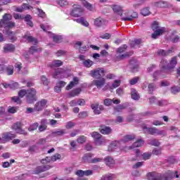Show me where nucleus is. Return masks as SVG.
I'll list each match as a JSON object with an SVG mask.
<instances>
[{
    "label": "nucleus",
    "mask_w": 180,
    "mask_h": 180,
    "mask_svg": "<svg viewBox=\"0 0 180 180\" xmlns=\"http://www.w3.org/2000/svg\"><path fill=\"white\" fill-rule=\"evenodd\" d=\"M82 91V90L81 89V88L73 89L72 91L68 94V98H74L75 96H78V95L81 94Z\"/></svg>",
    "instance_id": "obj_20"
},
{
    "label": "nucleus",
    "mask_w": 180,
    "mask_h": 180,
    "mask_svg": "<svg viewBox=\"0 0 180 180\" xmlns=\"http://www.w3.org/2000/svg\"><path fill=\"white\" fill-rule=\"evenodd\" d=\"M60 159H61V155L58 153H56L51 158V161H52L53 162H55V161H57V160H60Z\"/></svg>",
    "instance_id": "obj_43"
},
{
    "label": "nucleus",
    "mask_w": 180,
    "mask_h": 180,
    "mask_svg": "<svg viewBox=\"0 0 180 180\" xmlns=\"http://www.w3.org/2000/svg\"><path fill=\"white\" fill-rule=\"evenodd\" d=\"M14 68L13 65H8L5 68V72L7 75H13Z\"/></svg>",
    "instance_id": "obj_35"
},
{
    "label": "nucleus",
    "mask_w": 180,
    "mask_h": 180,
    "mask_svg": "<svg viewBox=\"0 0 180 180\" xmlns=\"http://www.w3.org/2000/svg\"><path fill=\"white\" fill-rule=\"evenodd\" d=\"M141 44V39H135L130 42V46L132 49H135L136 47H139Z\"/></svg>",
    "instance_id": "obj_31"
},
{
    "label": "nucleus",
    "mask_w": 180,
    "mask_h": 180,
    "mask_svg": "<svg viewBox=\"0 0 180 180\" xmlns=\"http://www.w3.org/2000/svg\"><path fill=\"white\" fill-rule=\"evenodd\" d=\"M82 13H84V9L81 7V6H73V9L71 11L72 16H75V18H79V16H82Z\"/></svg>",
    "instance_id": "obj_8"
},
{
    "label": "nucleus",
    "mask_w": 180,
    "mask_h": 180,
    "mask_svg": "<svg viewBox=\"0 0 180 180\" xmlns=\"http://www.w3.org/2000/svg\"><path fill=\"white\" fill-rule=\"evenodd\" d=\"M136 136L134 135H127L124 137L122 141L123 143H128V141H131V140H134Z\"/></svg>",
    "instance_id": "obj_38"
},
{
    "label": "nucleus",
    "mask_w": 180,
    "mask_h": 180,
    "mask_svg": "<svg viewBox=\"0 0 180 180\" xmlns=\"http://www.w3.org/2000/svg\"><path fill=\"white\" fill-rule=\"evenodd\" d=\"M4 53H12L15 51V45L12 44H7L4 46Z\"/></svg>",
    "instance_id": "obj_23"
},
{
    "label": "nucleus",
    "mask_w": 180,
    "mask_h": 180,
    "mask_svg": "<svg viewBox=\"0 0 180 180\" xmlns=\"http://www.w3.org/2000/svg\"><path fill=\"white\" fill-rule=\"evenodd\" d=\"M51 168V166L49 165H44L42 166H38L33 172V174H41V172H44L46 171H49Z\"/></svg>",
    "instance_id": "obj_12"
},
{
    "label": "nucleus",
    "mask_w": 180,
    "mask_h": 180,
    "mask_svg": "<svg viewBox=\"0 0 180 180\" xmlns=\"http://www.w3.org/2000/svg\"><path fill=\"white\" fill-rule=\"evenodd\" d=\"M51 37L53 38V40L55 43H61L63 41V37L60 35H56L54 34H51V32H49Z\"/></svg>",
    "instance_id": "obj_26"
},
{
    "label": "nucleus",
    "mask_w": 180,
    "mask_h": 180,
    "mask_svg": "<svg viewBox=\"0 0 180 180\" xmlns=\"http://www.w3.org/2000/svg\"><path fill=\"white\" fill-rule=\"evenodd\" d=\"M79 82V79L77 77H73V81L70 82V83L66 86V91H70V89H72L75 85H78Z\"/></svg>",
    "instance_id": "obj_17"
},
{
    "label": "nucleus",
    "mask_w": 180,
    "mask_h": 180,
    "mask_svg": "<svg viewBox=\"0 0 180 180\" xmlns=\"http://www.w3.org/2000/svg\"><path fill=\"white\" fill-rule=\"evenodd\" d=\"M180 91V87L178 86H174L171 88V92L172 94H178V92Z\"/></svg>",
    "instance_id": "obj_53"
},
{
    "label": "nucleus",
    "mask_w": 180,
    "mask_h": 180,
    "mask_svg": "<svg viewBox=\"0 0 180 180\" xmlns=\"http://www.w3.org/2000/svg\"><path fill=\"white\" fill-rule=\"evenodd\" d=\"M51 161V157H46L41 160V164H49Z\"/></svg>",
    "instance_id": "obj_60"
},
{
    "label": "nucleus",
    "mask_w": 180,
    "mask_h": 180,
    "mask_svg": "<svg viewBox=\"0 0 180 180\" xmlns=\"http://www.w3.org/2000/svg\"><path fill=\"white\" fill-rule=\"evenodd\" d=\"M6 34L7 36H8L10 40H11V41H16V37L15 36V33L11 30H8L6 32Z\"/></svg>",
    "instance_id": "obj_33"
},
{
    "label": "nucleus",
    "mask_w": 180,
    "mask_h": 180,
    "mask_svg": "<svg viewBox=\"0 0 180 180\" xmlns=\"http://www.w3.org/2000/svg\"><path fill=\"white\" fill-rule=\"evenodd\" d=\"M131 98L134 99V101H139V99H140V96L139 95V93H137V91H136V89H131Z\"/></svg>",
    "instance_id": "obj_30"
},
{
    "label": "nucleus",
    "mask_w": 180,
    "mask_h": 180,
    "mask_svg": "<svg viewBox=\"0 0 180 180\" xmlns=\"http://www.w3.org/2000/svg\"><path fill=\"white\" fill-rule=\"evenodd\" d=\"M91 108L94 110L95 115H101V112L103 110V105H99L98 104H92Z\"/></svg>",
    "instance_id": "obj_15"
},
{
    "label": "nucleus",
    "mask_w": 180,
    "mask_h": 180,
    "mask_svg": "<svg viewBox=\"0 0 180 180\" xmlns=\"http://www.w3.org/2000/svg\"><path fill=\"white\" fill-rule=\"evenodd\" d=\"M149 144H150V146H154L155 147H158L161 143H160V141L157 139H152L149 141Z\"/></svg>",
    "instance_id": "obj_41"
},
{
    "label": "nucleus",
    "mask_w": 180,
    "mask_h": 180,
    "mask_svg": "<svg viewBox=\"0 0 180 180\" xmlns=\"http://www.w3.org/2000/svg\"><path fill=\"white\" fill-rule=\"evenodd\" d=\"M111 8L115 13H117V15H120V16H122L123 15V8L122 6L119 5H112L111 6Z\"/></svg>",
    "instance_id": "obj_18"
},
{
    "label": "nucleus",
    "mask_w": 180,
    "mask_h": 180,
    "mask_svg": "<svg viewBox=\"0 0 180 180\" xmlns=\"http://www.w3.org/2000/svg\"><path fill=\"white\" fill-rule=\"evenodd\" d=\"M77 141L79 144H84V143H85V141H86V136H79L77 138Z\"/></svg>",
    "instance_id": "obj_42"
},
{
    "label": "nucleus",
    "mask_w": 180,
    "mask_h": 180,
    "mask_svg": "<svg viewBox=\"0 0 180 180\" xmlns=\"http://www.w3.org/2000/svg\"><path fill=\"white\" fill-rule=\"evenodd\" d=\"M176 64H178V61L176 60V57H174L172 58L170 62L168 63L167 60L162 59L160 61V67L161 68V71H156L153 74L154 80L157 79V78H162V72H165L168 71V70H172V68H175Z\"/></svg>",
    "instance_id": "obj_1"
},
{
    "label": "nucleus",
    "mask_w": 180,
    "mask_h": 180,
    "mask_svg": "<svg viewBox=\"0 0 180 180\" xmlns=\"http://www.w3.org/2000/svg\"><path fill=\"white\" fill-rule=\"evenodd\" d=\"M58 4L60 6H67L68 1H67V0H58Z\"/></svg>",
    "instance_id": "obj_56"
},
{
    "label": "nucleus",
    "mask_w": 180,
    "mask_h": 180,
    "mask_svg": "<svg viewBox=\"0 0 180 180\" xmlns=\"http://www.w3.org/2000/svg\"><path fill=\"white\" fill-rule=\"evenodd\" d=\"M105 69L103 68H96L93 70H91L90 75L92 77V78H96V79H99L100 78H102L103 75H105Z\"/></svg>",
    "instance_id": "obj_6"
},
{
    "label": "nucleus",
    "mask_w": 180,
    "mask_h": 180,
    "mask_svg": "<svg viewBox=\"0 0 180 180\" xmlns=\"http://www.w3.org/2000/svg\"><path fill=\"white\" fill-rule=\"evenodd\" d=\"M83 65L86 68H91L92 65H94V61L91 60L90 59H87L82 63Z\"/></svg>",
    "instance_id": "obj_36"
},
{
    "label": "nucleus",
    "mask_w": 180,
    "mask_h": 180,
    "mask_svg": "<svg viewBox=\"0 0 180 180\" xmlns=\"http://www.w3.org/2000/svg\"><path fill=\"white\" fill-rule=\"evenodd\" d=\"M64 134H65V129H58L52 132V135L55 136H64Z\"/></svg>",
    "instance_id": "obj_34"
},
{
    "label": "nucleus",
    "mask_w": 180,
    "mask_h": 180,
    "mask_svg": "<svg viewBox=\"0 0 180 180\" xmlns=\"http://www.w3.org/2000/svg\"><path fill=\"white\" fill-rule=\"evenodd\" d=\"M143 129L145 133H149L152 136H167V132L164 130H159L155 127L148 128L147 127H143Z\"/></svg>",
    "instance_id": "obj_4"
},
{
    "label": "nucleus",
    "mask_w": 180,
    "mask_h": 180,
    "mask_svg": "<svg viewBox=\"0 0 180 180\" xmlns=\"http://www.w3.org/2000/svg\"><path fill=\"white\" fill-rule=\"evenodd\" d=\"M169 103L167 100H160L158 102V106H167Z\"/></svg>",
    "instance_id": "obj_51"
},
{
    "label": "nucleus",
    "mask_w": 180,
    "mask_h": 180,
    "mask_svg": "<svg viewBox=\"0 0 180 180\" xmlns=\"http://www.w3.org/2000/svg\"><path fill=\"white\" fill-rule=\"evenodd\" d=\"M103 24V20H102V18H97L94 21L95 26H97L98 27H100V26H102Z\"/></svg>",
    "instance_id": "obj_47"
},
{
    "label": "nucleus",
    "mask_w": 180,
    "mask_h": 180,
    "mask_svg": "<svg viewBox=\"0 0 180 180\" xmlns=\"http://www.w3.org/2000/svg\"><path fill=\"white\" fill-rule=\"evenodd\" d=\"M153 5L154 6H155V8H167L168 7V3L162 1L155 2Z\"/></svg>",
    "instance_id": "obj_27"
},
{
    "label": "nucleus",
    "mask_w": 180,
    "mask_h": 180,
    "mask_svg": "<svg viewBox=\"0 0 180 180\" xmlns=\"http://www.w3.org/2000/svg\"><path fill=\"white\" fill-rule=\"evenodd\" d=\"M141 15L143 16H148L150 15V9L148 8H144L141 11Z\"/></svg>",
    "instance_id": "obj_46"
},
{
    "label": "nucleus",
    "mask_w": 180,
    "mask_h": 180,
    "mask_svg": "<svg viewBox=\"0 0 180 180\" xmlns=\"http://www.w3.org/2000/svg\"><path fill=\"white\" fill-rule=\"evenodd\" d=\"M8 113H16L18 112V108L16 107H8Z\"/></svg>",
    "instance_id": "obj_61"
},
{
    "label": "nucleus",
    "mask_w": 180,
    "mask_h": 180,
    "mask_svg": "<svg viewBox=\"0 0 180 180\" xmlns=\"http://www.w3.org/2000/svg\"><path fill=\"white\" fill-rule=\"evenodd\" d=\"M47 105V100L42 99L39 102L37 103L34 109L35 110H37L38 112L40 110H43L44 108H46V105Z\"/></svg>",
    "instance_id": "obj_13"
},
{
    "label": "nucleus",
    "mask_w": 180,
    "mask_h": 180,
    "mask_svg": "<svg viewBox=\"0 0 180 180\" xmlns=\"http://www.w3.org/2000/svg\"><path fill=\"white\" fill-rule=\"evenodd\" d=\"M40 27L41 29H42V30H44V32H47V30H50L51 29V27H50V25L47 24L46 25L41 24Z\"/></svg>",
    "instance_id": "obj_50"
},
{
    "label": "nucleus",
    "mask_w": 180,
    "mask_h": 180,
    "mask_svg": "<svg viewBox=\"0 0 180 180\" xmlns=\"http://www.w3.org/2000/svg\"><path fill=\"white\" fill-rule=\"evenodd\" d=\"M139 77H134L133 79L129 80V84L131 85H136V84L139 82Z\"/></svg>",
    "instance_id": "obj_57"
},
{
    "label": "nucleus",
    "mask_w": 180,
    "mask_h": 180,
    "mask_svg": "<svg viewBox=\"0 0 180 180\" xmlns=\"http://www.w3.org/2000/svg\"><path fill=\"white\" fill-rule=\"evenodd\" d=\"M27 91H26V90H25V89H22V90H21V91H20L18 92V96H19L20 98H23V96H25V95L27 96Z\"/></svg>",
    "instance_id": "obj_64"
},
{
    "label": "nucleus",
    "mask_w": 180,
    "mask_h": 180,
    "mask_svg": "<svg viewBox=\"0 0 180 180\" xmlns=\"http://www.w3.org/2000/svg\"><path fill=\"white\" fill-rule=\"evenodd\" d=\"M94 143L96 146H102V144H103V139H102V136H101L100 138H97L94 141Z\"/></svg>",
    "instance_id": "obj_52"
},
{
    "label": "nucleus",
    "mask_w": 180,
    "mask_h": 180,
    "mask_svg": "<svg viewBox=\"0 0 180 180\" xmlns=\"http://www.w3.org/2000/svg\"><path fill=\"white\" fill-rule=\"evenodd\" d=\"M168 174L169 178H179V174H178V172H168Z\"/></svg>",
    "instance_id": "obj_45"
},
{
    "label": "nucleus",
    "mask_w": 180,
    "mask_h": 180,
    "mask_svg": "<svg viewBox=\"0 0 180 180\" xmlns=\"http://www.w3.org/2000/svg\"><path fill=\"white\" fill-rule=\"evenodd\" d=\"M120 146V143L117 141H112L108 146V151H115L117 149V147Z\"/></svg>",
    "instance_id": "obj_24"
},
{
    "label": "nucleus",
    "mask_w": 180,
    "mask_h": 180,
    "mask_svg": "<svg viewBox=\"0 0 180 180\" xmlns=\"http://www.w3.org/2000/svg\"><path fill=\"white\" fill-rule=\"evenodd\" d=\"M152 30L155 31L153 34H152V39H158L159 36L161 34H164L167 31L165 27H160V24L157 21H154L152 23Z\"/></svg>",
    "instance_id": "obj_3"
},
{
    "label": "nucleus",
    "mask_w": 180,
    "mask_h": 180,
    "mask_svg": "<svg viewBox=\"0 0 180 180\" xmlns=\"http://www.w3.org/2000/svg\"><path fill=\"white\" fill-rule=\"evenodd\" d=\"M74 126H75V124L74 123V122L69 121L65 124V129H72Z\"/></svg>",
    "instance_id": "obj_49"
},
{
    "label": "nucleus",
    "mask_w": 180,
    "mask_h": 180,
    "mask_svg": "<svg viewBox=\"0 0 180 180\" xmlns=\"http://www.w3.org/2000/svg\"><path fill=\"white\" fill-rule=\"evenodd\" d=\"M91 137H93V139H94V141L96 140V139H99L100 137H102V136L101 135V134H99V132H92L91 134Z\"/></svg>",
    "instance_id": "obj_54"
},
{
    "label": "nucleus",
    "mask_w": 180,
    "mask_h": 180,
    "mask_svg": "<svg viewBox=\"0 0 180 180\" xmlns=\"http://www.w3.org/2000/svg\"><path fill=\"white\" fill-rule=\"evenodd\" d=\"M143 144H144V141L143 139H138L135 143H134L132 146H130L129 148L125 147L124 150H131V149L136 148L137 147H141V146H143Z\"/></svg>",
    "instance_id": "obj_16"
},
{
    "label": "nucleus",
    "mask_w": 180,
    "mask_h": 180,
    "mask_svg": "<svg viewBox=\"0 0 180 180\" xmlns=\"http://www.w3.org/2000/svg\"><path fill=\"white\" fill-rule=\"evenodd\" d=\"M2 85L6 89L8 88H9V89H16L19 88V84L18 82H14L13 84L3 83Z\"/></svg>",
    "instance_id": "obj_21"
},
{
    "label": "nucleus",
    "mask_w": 180,
    "mask_h": 180,
    "mask_svg": "<svg viewBox=\"0 0 180 180\" xmlns=\"http://www.w3.org/2000/svg\"><path fill=\"white\" fill-rule=\"evenodd\" d=\"M61 65H63V61L60 60H54L48 64V66L50 67V68H56L57 67H61Z\"/></svg>",
    "instance_id": "obj_19"
},
{
    "label": "nucleus",
    "mask_w": 180,
    "mask_h": 180,
    "mask_svg": "<svg viewBox=\"0 0 180 180\" xmlns=\"http://www.w3.org/2000/svg\"><path fill=\"white\" fill-rule=\"evenodd\" d=\"M38 51H41V49H37L36 46H32L30 49V54H34V53H37Z\"/></svg>",
    "instance_id": "obj_48"
},
{
    "label": "nucleus",
    "mask_w": 180,
    "mask_h": 180,
    "mask_svg": "<svg viewBox=\"0 0 180 180\" xmlns=\"http://www.w3.org/2000/svg\"><path fill=\"white\" fill-rule=\"evenodd\" d=\"M61 74H64V70L63 69L58 68L56 70H55L54 73L53 74V77L60 78V75H61Z\"/></svg>",
    "instance_id": "obj_32"
},
{
    "label": "nucleus",
    "mask_w": 180,
    "mask_h": 180,
    "mask_svg": "<svg viewBox=\"0 0 180 180\" xmlns=\"http://www.w3.org/2000/svg\"><path fill=\"white\" fill-rule=\"evenodd\" d=\"M24 39H25V40H27V41H30V43H33V44H37V39L32 36L25 35L24 37Z\"/></svg>",
    "instance_id": "obj_37"
},
{
    "label": "nucleus",
    "mask_w": 180,
    "mask_h": 180,
    "mask_svg": "<svg viewBox=\"0 0 180 180\" xmlns=\"http://www.w3.org/2000/svg\"><path fill=\"white\" fill-rule=\"evenodd\" d=\"M158 56H168V53L167 51L164 50V49H159L158 51Z\"/></svg>",
    "instance_id": "obj_58"
},
{
    "label": "nucleus",
    "mask_w": 180,
    "mask_h": 180,
    "mask_svg": "<svg viewBox=\"0 0 180 180\" xmlns=\"http://www.w3.org/2000/svg\"><path fill=\"white\" fill-rule=\"evenodd\" d=\"M151 158V153H145L143 154V159L146 161V160H150Z\"/></svg>",
    "instance_id": "obj_62"
},
{
    "label": "nucleus",
    "mask_w": 180,
    "mask_h": 180,
    "mask_svg": "<svg viewBox=\"0 0 180 180\" xmlns=\"http://www.w3.org/2000/svg\"><path fill=\"white\" fill-rule=\"evenodd\" d=\"M155 89V85L154 84H149L148 85V92L149 94H153Z\"/></svg>",
    "instance_id": "obj_59"
},
{
    "label": "nucleus",
    "mask_w": 180,
    "mask_h": 180,
    "mask_svg": "<svg viewBox=\"0 0 180 180\" xmlns=\"http://www.w3.org/2000/svg\"><path fill=\"white\" fill-rule=\"evenodd\" d=\"M171 40H172V43H178L179 41V37L178 35L174 36V35H172Z\"/></svg>",
    "instance_id": "obj_63"
},
{
    "label": "nucleus",
    "mask_w": 180,
    "mask_h": 180,
    "mask_svg": "<svg viewBox=\"0 0 180 180\" xmlns=\"http://www.w3.org/2000/svg\"><path fill=\"white\" fill-rule=\"evenodd\" d=\"M104 161L108 167H112L115 165V160H113L110 156H107L104 159Z\"/></svg>",
    "instance_id": "obj_25"
},
{
    "label": "nucleus",
    "mask_w": 180,
    "mask_h": 180,
    "mask_svg": "<svg viewBox=\"0 0 180 180\" xmlns=\"http://www.w3.org/2000/svg\"><path fill=\"white\" fill-rule=\"evenodd\" d=\"M127 49V45L124 44L117 49V53H124Z\"/></svg>",
    "instance_id": "obj_55"
},
{
    "label": "nucleus",
    "mask_w": 180,
    "mask_h": 180,
    "mask_svg": "<svg viewBox=\"0 0 180 180\" xmlns=\"http://www.w3.org/2000/svg\"><path fill=\"white\" fill-rule=\"evenodd\" d=\"M118 86H120V80L117 79L115 80L112 85L110 86V89L113 90L115 89V88H117Z\"/></svg>",
    "instance_id": "obj_39"
},
{
    "label": "nucleus",
    "mask_w": 180,
    "mask_h": 180,
    "mask_svg": "<svg viewBox=\"0 0 180 180\" xmlns=\"http://www.w3.org/2000/svg\"><path fill=\"white\" fill-rule=\"evenodd\" d=\"M92 157H94V154L86 153L83 157V160L84 162H90L91 164H96V162H101L103 161V159L101 158H95L91 160V158H92Z\"/></svg>",
    "instance_id": "obj_5"
},
{
    "label": "nucleus",
    "mask_w": 180,
    "mask_h": 180,
    "mask_svg": "<svg viewBox=\"0 0 180 180\" xmlns=\"http://www.w3.org/2000/svg\"><path fill=\"white\" fill-rule=\"evenodd\" d=\"M36 89H30L27 90V101L28 103H33L34 101H36Z\"/></svg>",
    "instance_id": "obj_7"
},
{
    "label": "nucleus",
    "mask_w": 180,
    "mask_h": 180,
    "mask_svg": "<svg viewBox=\"0 0 180 180\" xmlns=\"http://www.w3.org/2000/svg\"><path fill=\"white\" fill-rule=\"evenodd\" d=\"M12 20V15L11 14H5L3 15V18L0 20V27H8V29H12L15 27V22Z\"/></svg>",
    "instance_id": "obj_2"
},
{
    "label": "nucleus",
    "mask_w": 180,
    "mask_h": 180,
    "mask_svg": "<svg viewBox=\"0 0 180 180\" xmlns=\"http://www.w3.org/2000/svg\"><path fill=\"white\" fill-rule=\"evenodd\" d=\"M75 22L77 23H80V25H82L83 26H85L86 27H88L89 26V23L87 22L84 18H80L75 20Z\"/></svg>",
    "instance_id": "obj_29"
},
{
    "label": "nucleus",
    "mask_w": 180,
    "mask_h": 180,
    "mask_svg": "<svg viewBox=\"0 0 180 180\" xmlns=\"http://www.w3.org/2000/svg\"><path fill=\"white\" fill-rule=\"evenodd\" d=\"M136 18H139V14H137L136 12H132L128 16L122 18V20H124L125 22L126 20L131 21L133 20V19H136Z\"/></svg>",
    "instance_id": "obj_22"
},
{
    "label": "nucleus",
    "mask_w": 180,
    "mask_h": 180,
    "mask_svg": "<svg viewBox=\"0 0 180 180\" xmlns=\"http://www.w3.org/2000/svg\"><path fill=\"white\" fill-rule=\"evenodd\" d=\"M37 127H39V123L35 122L30 126L28 128L29 131H34V130H37Z\"/></svg>",
    "instance_id": "obj_44"
},
{
    "label": "nucleus",
    "mask_w": 180,
    "mask_h": 180,
    "mask_svg": "<svg viewBox=\"0 0 180 180\" xmlns=\"http://www.w3.org/2000/svg\"><path fill=\"white\" fill-rule=\"evenodd\" d=\"M115 179V174H108L103 176L101 180H112Z\"/></svg>",
    "instance_id": "obj_40"
},
{
    "label": "nucleus",
    "mask_w": 180,
    "mask_h": 180,
    "mask_svg": "<svg viewBox=\"0 0 180 180\" xmlns=\"http://www.w3.org/2000/svg\"><path fill=\"white\" fill-rule=\"evenodd\" d=\"M100 131L101 134H110L112 133V129L109 127H102Z\"/></svg>",
    "instance_id": "obj_28"
},
{
    "label": "nucleus",
    "mask_w": 180,
    "mask_h": 180,
    "mask_svg": "<svg viewBox=\"0 0 180 180\" xmlns=\"http://www.w3.org/2000/svg\"><path fill=\"white\" fill-rule=\"evenodd\" d=\"M92 85H94L98 88V89H101L105 84H106V79L105 78H101L98 79H94L91 82Z\"/></svg>",
    "instance_id": "obj_10"
},
{
    "label": "nucleus",
    "mask_w": 180,
    "mask_h": 180,
    "mask_svg": "<svg viewBox=\"0 0 180 180\" xmlns=\"http://www.w3.org/2000/svg\"><path fill=\"white\" fill-rule=\"evenodd\" d=\"M16 137V135L15 134H12L11 132H6L4 134H2V141L3 143H7V141H11L12 139H15Z\"/></svg>",
    "instance_id": "obj_11"
},
{
    "label": "nucleus",
    "mask_w": 180,
    "mask_h": 180,
    "mask_svg": "<svg viewBox=\"0 0 180 180\" xmlns=\"http://www.w3.org/2000/svg\"><path fill=\"white\" fill-rule=\"evenodd\" d=\"M12 129L13 130H15L16 133H18V134H23L24 136L27 135V132L22 129V123L20 122H16L15 124H14L12 127Z\"/></svg>",
    "instance_id": "obj_9"
},
{
    "label": "nucleus",
    "mask_w": 180,
    "mask_h": 180,
    "mask_svg": "<svg viewBox=\"0 0 180 180\" xmlns=\"http://www.w3.org/2000/svg\"><path fill=\"white\" fill-rule=\"evenodd\" d=\"M148 180H162V177L158 173L156 172H149L148 174Z\"/></svg>",
    "instance_id": "obj_14"
}]
</instances>
